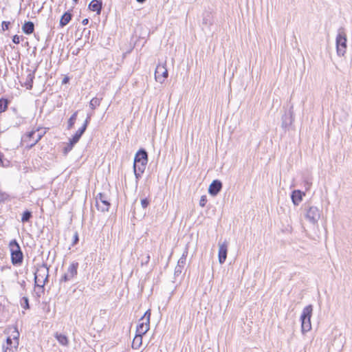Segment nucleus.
<instances>
[{"label":"nucleus","instance_id":"f257e3e1","mask_svg":"<svg viewBox=\"0 0 352 352\" xmlns=\"http://www.w3.org/2000/svg\"><path fill=\"white\" fill-rule=\"evenodd\" d=\"M148 162V155L144 149H140L135 154L133 163V170L135 178L139 179L144 172Z\"/></svg>","mask_w":352,"mask_h":352},{"label":"nucleus","instance_id":"f03ea898","mask_svg":"<svg viewBox=\"0 0 352 352\" xmlns=\"http://www.w3.org/2000/svg\"><path fill=\"white\" fill-rule=\"evenodd\" d=\"M9 248L11 255V262L14 265H21L23 260V254L16 239H13L9 243Z\"/></svg>","mask_w":352,"mask_h":352},{"label":"nucleus","instance_id":"7ed1b4c3","mask_svg":"<svg viewBox=\"0 0 352 352\" xmlns=\"http://www.w3.org/2000/svg\"><path fill=\"white\" fill-rule=\"evenodd\" d=\"M313 312V306L309 305L306 306L301 314V331L302 334L309 331L311 329V318Z\"/></svg>","mask_w":352,"mask_h":352},{"label":"nucleus","instance_id":"20e7f679","mask_svg":"<svg viewBox=\"0 0 352 352\" xmlns=\"http://www.w3.org/2000/svg\"><path fill=\"white\" fill-rule=\"evenodd\" d=\"M49 269L45 265L40 266L36 272L34 273V283L35 285L42 288V292L44 291V286L48 281Z\"/></svg>","mask_w":352,"mask_h":352},{"label":"nucleus","instance_id":"39448f33","mask_svg":"<svg viewBox=\"0 0 352 352\" xmlns=\"http://www.w3.org/2000/svg\"><path fill=\"white\" fill-rule=\"evenodd\" d=\"M346 34L344 29L341 28L338 31V34L336 38V51L339 56H344L346 51Z\"/></svg>","mask_w":352,"mask_h":352},{"label":"nucleus","instance_id":"423d86ee","mask_svg":"<svg viewBox=\"0 0 352 352\" xmlns=\"http://www.w3.org/2000/svg\"><path fill=\"white\" fill-rule=\"evenodd\" d=\"M151 315V309H148L140 319L139 324L136 328L137 333L143 336L149 330Z\"/></svg>","mask_w":352,"mask_h":352},{"label":"nucleus","instance_id":"0eeeda50","mask_svg":"<svg viewBox=\"0 0 352 352\" xmlns=\"http://www.w3.org/2000/svg\"><path fill=\"white\" fill-rule=\"evenodd\" d=\"M95 200L96 207L99 211H101L102 212L109 211L111 204L109 202V199L106 194L102 192L98 193L96 195Z\"/></svg>","mask_w":352,"mask_h":352},{"label":"nucleus","instance_id":"6e6552de","mask_svg":"<svg viewBox=\"0 0 352 352\" xmlns=\"http://www.w3.org/2000/svg\"><path fill=\"white\" fill-rule=\"evenodd\" d=\"M321 216V211L316 206H309L306 210L305 218L312 224H316Z\"/></svg>","mask_w":352,"mask_h":352},{"label":"nucleus","instance_id":"1a4fd4ad","mask_svg":"<svg viewBox=\"0 0 352 352\" xmlns=\"http://www.w3.org/2000/svg\"><path fill=\"white\" fill-rule=\"evenodd\" d=\"M168 73L166 67V63L158 64L155 71V79L157 82L162 84L168 78Z\"/></svg>","mask_w":352,"mask_h":352},{"label":"nucleus","instance_id":"9d476101","mask_svg":"<svg viewBox=\"0 0 352 352\" xmlns=\"http://www.w3.org/2000/svg\"><path fill=\"white\" fill-rule=\"evenodd\" d=\"M78 267V263L73 262L70 264L65 273L61 277L60 282H67L74 278L77 275V270Z\"/></svg>","mask_w":352,"mask_h":352},{"label":"nucleus","instance_id":"9b49d317","mask_svg":"<svg viewBox=\"0 0 352 352\" xmlns=\"http://www.w3.org/2000/svg\"><path fill=\"white\" fill-rule=\"evenodd\" d=\"M91 117V114L87 115V118H86L83 125L76 132L74 135L70 140L71 148H72L73 146L79 141L80 137L85 131V130L87 127V125L90 122Z\"/></svg>","mask_w":352,"mask_h":352},{"label":"nucleus","instance_id":"f8f14e48","mask_svg":"<svg viewBox=\"0 0 352 352\" xmlns=\"http://www.w3.org/2000/svg\"><path fill=\"white\" fill-rule=\"evenodd\" d=\"M219 262L221 264H223L227 258V252H228V243L224 241L222 243L219 244Z\"/></svg>","mask_w":352,"mask_h":352},{"label":"nucleus","instance_id":"ddd939ff","mask_svg":"<svg viewBox=\"0 0 352 352\" xmlns=\"http://www.w3.org/2000/svg\"><path fill=\"white\" fill-rule=\"evenodd\" d=\"M292 107L289 111V114H285L282 117V128L287 129L294 122V113Z\"/></svg>","mask_w":352,"mask_h":352},{"label":"nucleus","instance_id":"4468645a","mask_svg":"<svg viewBox=\"0 0 352 352\" xmlns=\"http://www.w3.org/2000/svg\"><path fill=\"white\" fill-rule=\"evenodd\" d=\"M222 188V183L221 181L216 179L214 180L209 186L208 192L212 195L216 196Z\"/></svg>","mask_w":352,"mask_h":352},{"label":"nucleus","instance_id":"2eb2a0df","mask_svg":"<svg viewBox=\"0 0 352 352\" xmlns=\"http://www.w3.org/2000/svg\"><path fill=\"white\" fill-rule=\"evenodd\" d=\"M302 195H305V193L302 192L299 190H295L292 192L291 198L293 204L295 206H298L299 204L302 201Z\"/></svg>","mask_w":352,"mask_h":352},{"label":"nucleus","instance_id":"dca6fc26","mask_svg":"<svg viewBox=\"0 0 352 352\" xmlns=\"http://www.w3.org/2000/svg\"><path fill=\"white\" fill-rule=\"evenodd\" d=\"M28 74L25 78V80L24 82V85L28 89H31L32 88L33 80L34 78V72L35 71H32L30 69H28Z\"/></svg>","mask_w":352,"mask_h":352},{"label":"nucleus","instance_id":"f3484780","mask_svg":"<svg viewBox=\"0 0 352 352\" xmlns=\"http://www.w3.org/2000/svg\"><path fill=\"white\" fill-rule=\"evenodd\" d=\"M89 8L94 12H96L98 14H100L102 10V1L93 0L89 5Z\"/></svg>","mask_w":352,"mask_h":352},{"label":"nucleus","instance_id":"a211bd4d","mask_svg":"<svg viewBox=\"0 0 352 352\" xmlns=\"http://www.w3.org/2000/svg\"><path fill=\"white\" fill-rule=\"evenodd\" d=\"M54 338L60 345L64 346H67L69 345V339L65 335L56 332L54 333Z\"/></svg>","mask_w":352,"mask_h":352},{"label":"nucleus","instance_id":"6ab92c4d","mask_svg":"<svg viewBox=\"0 0 352 352\" xmlns=\"http://www.w3.org/2000/svg\"><path fill=\"white\" fill-rule=\"evenodd\" d=\"M22 30L25 34H32L34 30V25L33 22H25L22 26Z\"/></svg>","mask_w":352,"mask_h":352},{"label":"nucleus","instance_id":"aec40b11","mask_svg":"<svg viewBox=\"0 0 352 352\" xmlns=\"http://www.w3.org/2000/svg\"><path fill=\"white\" fill-rule=\"evenodd\" d=\"M142 344V335L136 333L135 338L133 340L131 347L133 349H138Z\"/></svg>","mask_w":352,"mask_h":352},{"label":"nucleus","instance_id":"412c9836","mask_svg":"<svg viewBox=\"0 0 352 352\" xmlns=\"http://www.w3.org/2000/svg\"><path fill=\"white\" fill-rule=\"evenodd\" d=\"M11 337V340H13L14 347L15 349H18L19 346V332L18 331L16 328H14L12 330L11 335L9 336Z\"/></svg>","mask_w":352,"mask_h":352},{"label":"nucleus","instance_id":"4be33fe9","mask_svg":"<svg viewBox=\"0 0 352 352\" xmlns=\"http://www.w3.org/2000/svg\"><path fill=\"white\" fill-rule=\"evenodd\" d=\"M38 133H40L38 131V129L36 131H32L29 132L28 134L24 135L22 138L23 142H30L31 139L35 140L36 138V135Z\"/></svg>","mask_w":352,"mask_h":352},{"label":"nucleus","instance_id":"5701e85b","mask_svg":"<svg viewBox=\"0 0 352 352\" xmlns=\"http://www.w3.org/2000/svg\"><path fill=\"white\" fill-rule=\"evenodd\" d=\"M71 19L72 14L69 12H65L60 20V25L64 27L70 21Z\"/></svg>","mask_w":352,"mask_h":352},{"label":"nucleus","instance_id":"b1692460","mask_svg":"<svg viewBox=\"0 0 352 352\" xmlns=\"http://www.w3.org/2000/svg\"><path fill=\"white\" fill-rule=\"evenodd\" d=\"M102 98H93L89 102V107L94 110L100 105Z\"/></svg>","mask_w":352,"mask_h":352},{"label":"nucleus","instance_id":"393cba45","mask_svg":"<svg viewBox=\"0 0 352 352\" xmlns=\"http://www.w3.org/2000/svg\"><path fill=\"white\" fill-rule=\"evenodd\" d=\"M44 133H45V132L38 133L36 135V138L35 140H34L32 142H31V140L30 142H27L26 147L28 148H31L32 147H33L41 139V138L43 136Z\"/></svg>","mask_w":352,"mask_h":352},{"label":"nucleus","instance_id":"a878e982","mask_svg":"<svg viewBox=\"0 0 352 352\" xmlns=\"http://www.w3.org/2000/svg\"><path fill=\"white\" fill-rule=\"evenodd\" d=\"M187 256H188V248H186L182 256L179 258V259L177 262V265L184 267L186 264Z\"/></svg>","mask_w":352,"mask_h":352},{"label":"nucleus","instance_id":"bb28decb","mask_svg":"<svg viewBox=\"0 0 352 352\" xmlns=\"http://www.w3.org/2000/svg\"><path fill=\"white\" fill-rule=\"evenodd\" d=\"M77 114L78 111L74 112L69 119L67 124L68 129H70L73 127L77 118Z\"/></svg>","mask_w":352,"mask_h":352},{"label":"nucleus","instance_id":"cd10ccee","mask_svg":"<svg viewBox=\"0 0 352 352\" xmlns=\"http://www.w3.org/2000/svg\"><path fill=\"white\" fill-rule=\"evenodd\" d=\"M8 101L7 99H0V113L4 112L8 108Z\"/></svg>","mask_w":352,"mask_h":352},{"label":"nucleus","instance_id":"c85d7f7f","mask_svg":"<svg viewBox=\"0 0 352 352\" xmlns=\"http://www.w3.org/2000/svg\"><path fill=\"white\" fill-rule=\"evenodd\" d=\"M32 212L28 210H26L22 214L21 221L22 222H28L30 221V219L32 218Z\"/></svg>","mask_w":352,"mask_h":352},{"label":"nucleus","instance_id":"c756f323","mask_svg":"<svg viewBox=\"0 0 352 352\" xmlns=\"http://www.w3.org/2000/svg\"><path fill=\"white\" fill-rule=\"evenodd\" d=\"M150 258L151 257L148 253H147L146 255H141V265L143 266L148 265L150 261Z\"/></svg>","mask_w":352,"mask_h":352},{"label":"nucleus","instance_id":"7c9ffc66","mask_svg":"<svg viewBox=\"0 0 352 352\" xmlns=\"http://www.w3.org/2000/svg\"><path fill=\"white\" fill-rule=\"evenodd\" d=\"M21 305L25 309H28L30 308L29 306V300L28 298L26 296H23L21 300Z\"/></svg>","mask_w":352,"mask_h":352},{"label":"nucleus","instance_id":"2f4dec72","mask_svg":"<svg viewBox=\"0 0 352 352\" xmlns=\"http://www.w3.org/2000/svg\"><path fill=\"white\" fill-rule=\"evenodd\" d=\"M10 199V195L0 190V203L4 202Z\"/></svg>","mask_w":352,"mask_h":352},{"label":"nucleus","instance_id":"473e14b6","mask_svg":"<svg viewBox=\"0 0 352 352\" xmlns=\"http://www.w3.org/2000/svg\"><path fill=\"white\" fill-rule=\"evenodd\" d=\"M207 203V198L206 196L203 195L201 196L200 200H199V206L201 207H204Z\"/></svg>","mask_w":352,"mask_h":352},{"label":"nucleus","instance_id":"72a5a7b5","mask_svg":"<svg viewBox=\"0 0 352 352\" xmlns=\"http://www.w3.org/2000/svg\"><path fill=\"white\" fill-rule=\"evenodd\" d=\"M10 21H3L1 23V28L3 31H6L9 29Z\"/></svg>","mask_w":352,"mask_h":352},{"label":"nucleus","instance_id":"f704fd0d","mask_svg":"<svg viewBox=\"0 0 352 352\" xmlns=\"http://www.w3.org/2000/svg\"><path fill=\"white\" fill-rule=\"evenodd\" d=\"M141 205L143 208H146L149 205V201L146 198L143 199L141 200Z\"/></svg>","mask_w":352,"mask_h":352},{"label":"nucleus","instance_id":"c9c22d12","mask_svg":"<svg viewBox=\"0 0 352 352\" xmlns=\"http://www.w3.org/2000/svg\"><path fill=\"white\" fill-rule=\"evenodd\" d=\"M12 342H13V340H11V337H8L6 339V346H10V347H12V348L15 349L14 347V344Z\"/></svg>","mask_w":352,"mask_h":352},{"label":"nucleus","instance_id":"e433bc0d","mask_svg":"<svg viewBox=\"0 0 352 352\" xmlns=\"http://www.w3.org/2000/svg\"><path fill=\"white\" fill-rule=\"evenodd\" d=\"M21 41L20 36L18 35H14L12 37V42L15 44H19Z\"/></svg>","mask_w":352,"mask_h":352},{"label":"nucleus","instance_id":"4c0bfd02","mask_svg":"<svg viewBox=\"0 0 352 352\" xmlns=\"http://www.w3.org/2000/svg\"><path fill=\"white\" fill-rule=\"evenodd\" d=\"M17 349H14L10 346L4 347L3 352H15Z\"/></svg>","mask_w":352,"mask_h":352},{"label":"nucleus","instance_id":"58836bf2","mask_svg":"<svg viewBox=\"0 0 352 352\" xmlns=\"http://www.w3.org/2000/svg\"><path fill=\"white\" fill-rule=\"evenodd\" d=\"M183 268H184L183 267L177 265L175 267V274H181Z\"/></svg>","mask_w":352,"mask_h":352},{"label":"nucleus","instance_id":"ea45409f","mask_svg":"<svg viewBox=\"0 0 352 352\" xmlns=\"http://www.w3.org/2000/svg\"><path fill=\"white\" fill-rule=\"evenodd\" d=\"M78 233L76 232L74 235V239H73V243H72V245H75L78 243Z\"/></svg>","mask_w":352,"mask_h":352},{"label":"nucleus","instance_id":"a19ab883","mask_svg":"<svg viewBox=\"0 0 352 352\" xmlns=\"http://www.w3.org/2000/svg\"><path fill=\"white\" fill-rule=\"evenodd\" d=\"M305 186L306 190H308L310 188V186H311V183L310 182H309L308 180H305Z\"/></svg>","mask_w":352,"mask_h":352},{"label":"nucleus","instance_id":"79ce46f5","mask_svg":"<svg viewBox=\"0 0 352 352\" xmlns=\"http://www.w3.org/2000/svg\"><path fill=\"white\" fill-rule=\"evenodd\" d=\"M88 23H89V19H83V20H82V23L84 25H85L88 24Z\"/></svg>","mask_w":352,"mask_h":352},{"label":"nucleus","instance_id":"37998d69","mask_svg":"<svg viewBox=\"0 0 352 352\" xmlns=\"http://www.w3.org/2000/svg\"><path fill=\"white\" fill-rule=\"evenodd\" d=\"M72 148H71V144L69 143V145H68L66 148H65V151H70Z\"/></svg>","mask_w":352,"mask_h":352},{"label":"nucleus","instance_id":"c03bdc74","mask_svg":"<svg viewBox=\"0 0 352 352\" xmlns=\"http://www.w3.org/2000/svg\"><path fill=\"white\" fill-rule=\"evenodd\" d=\"M68 80H69V79H68V78H67V77L63 79V83H66V82H67Z\"/></svg>","mask_w":352,"mask_h":352},{"label":"nucleus","instance_id":"a18cd8bd","mask_svg":"<svg viewBox=\"0 0 352 352\" xmlns=\"http://www.w3.org/2000/svg\"><path fill=\"white\" fill-rule=\"evenodd\" d=\"M139 3H143L146 0H136Z\"/></svg>","mask_w":352,"mask_h":352},{"label":"nucleus","instance_id":"49530a36","mask_svg":"<svg viewBox=\"0 0 352 352\" xmlns=\"http://www.w3.org/2000/svg\"><path fill=\"white\" fill-rule=\"evenodd\" d=\"M25 282L23 280V281L21 283V286H22V287H24V286H25Z\"/></svg>","mask_w":352,"mask_h":352},{"label":"nucleus","instance_id":"de8ad7c7","mask_svg":"<svg viewBox=\"0 0 352 352\" xmlns=\"http://www.w3.org/2000/svg\"><path fill=\"white\" fill-rule=\"evenodd\" d=\"M3 163L1 156L0 155V165Z\"/></svg>","mask_w":352,"mask_h":352},{"label":"nucleus","instance_id":"09e8293b","mask_svg":"<svg viewBox=\"0 0 352 352\" xmlns=\"http://www.w3.org/2000/svg\"><path fill=\"white\" fill-rule=\"evenodd\" d=\"M74 1H75L76 3H77L78 0H74Z\"/></svg>","mask_w":352,"mask_h":352}]
</instances>
